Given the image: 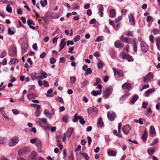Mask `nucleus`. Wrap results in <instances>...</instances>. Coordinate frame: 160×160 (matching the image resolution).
Masks as SVG:
<instances>
[{"label": "nucleus", "instance_id": "nucleus-40", "mask_svg": "<svg viewBox=\"0 0 160 160\" xmlns=\"http://www.w3.org/2000/svg\"><path fill=\"white\" fill-rule=\"evenodd\" d=\"M36 146L38 149H40L41 147V142L40 141H38L36 143Z\"/></svg>", "mask_w": 160, "mask_h": 160}, {"label": "nucleus", "instance_id": "nucleus-5", "mask_svg": "<svg viewBox=\"0 0 160 160\" xmlns=\"http://www.w3.org/2000/svg\"><path fill=\"white\" fill-rule=\"evenodd\" d=\"M122 129L124 133L126 135H127L131 129V127L129 125L127 124L125 126H123Z\"/></svg>", "mask_w": 160, "mask_h": 160}, {"label": "nucleus", "instance_id": "nucleus-22", "mask_svg": "<svg viewBox=\"0 0 160 160\" xmlns=\"http://www.w3.org/2000/svg\"><path fill=\"white\" fill-rule=\"evenodd\" d=\"M102 92L101 90L96 91L93 90L91 92V94L94 96H96L98 95H100L102 93Z\"/></svg>", "mask_w": 160, "mask_h": 160}, {"label": "nucleus", "instance_id": "nucleus-35", "mask_svg": "<svg viewBox=\"0 0 160 160\" xmlns=\"http://www.w3.org/2000/svg\"><path fill=\"white\" fill-rule=\"evenodd\" d=\"M148 154L150 156H152L155 151V148H153L152 149H148L147 150Z\"/></svg>", "mask_w": 160, "mask_h": 160}, {"label": "nucleus", "instance_id": "nucleus-64", "mask_svg": "<svg viewBox=\"0 0 160 160\" xmlns=\"http://www.w3.org/2000/svg\"><path fill=\"white\" fill-rule=\"evenodd\" d=\"M6 52H5V50H4L1 54L0 55V57L1 58H4V57L6 56Z\"/></svg>", "mask_w": 160, "mask_h": 160}, {"label": "nucleus", "instance_id": "nucleus-13", "mask_svg": "<svg viewBox=\"0 0 160 160\" xmlns=\"http://www.w3.org/2000/svg\"><path fill=\"white\" fill-rule=\"evenodd\" d=\"M150 136L153 137L156 135L155 128L153 126H152L150 128Z\"/></svg>", "mask_w": 160, "mask_h": 160}, {"label": "nucleus", "instance_id": "nucleus-31", "mask_svg": "<svg viewBox=\"0 0 160 160\" xmlns=\"http://www.w3.org/2000/svg\"><path fill=\"white\" fill-rule=\"evenodd\" d=\"M114 73L115 75H118L119 77L122 76V71H114Z\"/></svg>", "mask_w": 160, "mask_h": 160}, {"label": "nucleus", "instance_id": "nucleus-6", "mask_svg": "<svg viewBox=\"0 0 160 160\" xmlns=\"http://www.w3.org/2000/svg\"><path fill=\"white\" fill-rule=\"evenodd\" d=\"M153 78L152 74L151 72L149 73L144 78L143 82H148L151 81V79Z\"/></svg>", "mask_w": 160, "mask_h": 160}, {"label": "nucleus", "instance_id": "nucleus-37", "mask_svg": "<svg viewBox=\"0 0 160 160\" xmlns=\"http://www.w3.org/2000/svg\"><path fill=\"white\" fill-rule=\"evenodd\" d=\"M40 3L42 7H44L47 4V0H41L40 1Z\"/></svg>", "mask_w": 160, "mask_h": 160}, {"label": "nucleus", "instance_id": "nucleus-16", "mask_svg": "<svg viewBox=\"0 0 160 160\" xmlns=\"http://www.w3.org/2000/svg\"><path fill=\"white\" fill-rule=\"evenodd\" d=\"M38 76V79H43L47 77V74L45 72H43L39 74Z\"/></svg>", "mask_w": 160, "mask_h": 160}, {"label": "nucleus", "instance_id": "nucleus-58", "mask_svg": "<svg viewBox=\"0 0 160 160\" xmlns=\"http://www.w3.org/2000/svg\"><path fill=\"white\" fill-rule=\"evenodd\" d=\"M103 40V37L102 36L98 37L95 40V42H98L102 41Z\"/></svg>", "mask_w": 160, "mask_h": 160}, {"label": "nucleus", "instance_id": "nucleus-14", "mask_svg": "<svg viewBox=\"0 0 160 160\" xmlns=\"http://www.w3.org/2000/svg\"><path fill=\"white\" fill-rule=\"evenodd\" d=\"M88 113L90 114L93 112H95L96 113H97L98 110L95 107H92L89 108L88 110Z\"/></svg>", "mask_w": 160, "mask_h": 160}, {"label": "nucleus", "instance_id": "nucleus-29", "mask_svg": "<svg viewBox=\"0 0 160 160\" xmlns=\"http://www.w3.org/2000/svg\"><path fill=\"white\" fill-rule=\"evenodd\" d=\"M138 96L137 95H136L133 96L131 101V103L132 104H134L135 102L138 99Z\"/></svg>", "mask_w": 160, "mask_h": 160}, {"label": "nucleus", "instance_id": "nucleus-55", "mask_svg": "<svg viewBox=\"0 0 160 160\" xmlns=\"http://www.w3.org/2000/svg\"><path fill=\"white\" fill-rule=\"evenodd\" d=\"M154 36L152 34L150 35L149 37V40L152 43H154V41L153 40Z\"/></svg>", "mask_w": 160, "mask_h": 160}, {"label": "nucleus", "instance_id": "nucleus-17", "mask_svg": "<svg viewBox=\"0 0 160 160\" xmlns=\"http://www.w3.org/2000/svg\"><path fill=\"white\" fill-rule=\"evenodd\" d=\"M74 129L72 128H70L68 129L67 132V137L68 138H70L72 133Z\"/></svg>", "mask_w": 160, "mask_h": 160}, {"label": "nucleus", "instance_id": "nucleus-48", "mask_svg": "<svg viewBox=\"0 0 160 160\" xmlns=\"http://www.w3.org/2000/svg\"><path fill=\"white\" fill-rule=\"evenodd\" d=\"M88 82V81L87 80H85L84 82L82 83L81 85V87L82 88H83L86 86Z\"/></svg>", "mask_w": 160, "mask_h": 160}, {"label": "nucleus", "instance_id": "nucleus-10", "mask_svg": "<svg viewBox=\"0 0 160 160\" xmlns=\"http://www.w3.org/2000/svg\"><path fill=\"white\" fill-rule=\"evenodd\" d=\"M103 93L104 97L106 98H107L111 94V91L110 88H106L105 91L103 92Z\"/></svg>", "mask_w": 160, "mask_h": 160}, {"label": "nucleus", "instance_id": "nucleus-32", "mask_svg": "<svg viewBox=\"0 0 160 160\" xmlns=\"http://www.w3.org/2000/svg\"><path fill=\"white\" fill-rule=\"evenodd\" d=\"M147 132L146 131H145L144 132V134L142 138V139L144 142L146 141L147 140Z\"/></svg>", "mask_w": 160, "mask_h": 160}, {"label": "nucleus", "instance_id": "nucleus-27", "mask_svg": "<svg viewBox=\"0 0 160 160\" xmlns=\"http://www.w3.org/2000/svg\"><path fill=\"white\" fill-rule=\"evenodd\" d=\"M108 154L109 156H115L116 155V152L113 150L108 151Z\"/></svg>", "mask_w": 160, "mask_h": 160}, {"label": "nucleus", "instance_id": "nucleus-34", "mask_svg": "<svg viewBox=\"0 0 160 160\" xmlns=\"http://www.w3.org/2000/svg\"><path fill=\"white\" fill-rule=\"evenodd\" d=\"M97 125L98 126L100 127H102L103 125V122L101 117L99 118V120L97 122Z\"/></svg>", "mask_w": 160, "mask_h": 160}, {"label": "nucleus", "instance_id": "nucleus-56", "mask_svg": "<svg viewBox=\"0 0 160 160\" xmlns=\"http://www.w3.org/2000/svg\"><path fill=\"white\" fill-rule=\"evenodd\" d=\"M129 95V94L124 95L120 98V99L121 100L125 99Z\"/></svg>", "mask_w": 160, "mask_h": 160}, {"label": "nucleus", "instance_id": "nucleus-2", "mask_svg": "<svg viewBox=\"0 0 160 160\" xmlns=\"http://www.w3.org/2000/svg\"><path fill=\"white\" fill-rule=\"evenodd\" d=\"M121 56L122 59H126L128 62H132L134 61V59L132 56L129 54H126L124 52H122Z\"/></svg>", "mask_w": 160, "mask_h": 160}, {"label": "nucleus", "instance_id": "nucleus-50", "mask_svg": "<svg viewBox=\"0 0 160 160\" xmlns=\"http://www.w3.org/2000/svg\"><path fill=\"white\" fill-rule=\"evenodd\" d=\"M152 32L154 34H157L159 33L160 30L158 29H153L152 30Z\"/></svg>", "mask_w": 160, "mask_h": 160}, {"label": "nucleus", "instance_id": "nucleus-20", "mask_svg": "<svg viewBox=\"0 0 160 160\" xmlns=\"http://www.w3.org/2000/svg\"><path fill=\"white\" fill-rule=\"evenodd\" d=\"M155 41L157 49L158 50H160V37H157L156 38Z\"/></svg>", "mask_w": 160, "mask_h": 160}, {"label": "nucleus", "instance_id": "nucleus-61", "mask_svg": "<svg viewBox=\"0 0 160 160\" xmlns=\"http://www.w3.org/2000/svg\"><path fill=\"white\" fill-rule=\"evenodd\" d=\"M122 19V17L121 16H118L117 18H116L115 19V23H118Z\"/></svg>", "mask_w": 160, "mask_h": 160}, {"label": "nucleus", "instance_id": "nucleus-47", "mask_svg": "<svg viewBox=\"0 0 160 160\" xmlns=\"http://www.w3.org/2000/svg\"><path fill=\"white\" fill-rule=\"evenodd\" d=\"M97 65L98 68L99 69H100L102 68L103 66V64L102 62H99L98 63Z\"/></svg>", "mask_w": 160, "mask_h": 160}, {"label": "nucleus", "instance_id": "nucleus-28", "mask_svg": "<svg viewBox=\"0 0 160 160\" xmlns=\"http://www.w3.org/2000/svg\"><path fill=\"white\" fill-rule=\"evenodd\" d=\"M17 54V50L16 48L13 49L9 53V55L11 56H14Z\"/></svg>", "mask_w": 160, "mask_h": 160}, {"label": "nucleus", "instance_id": "nucleus-54", "mask_svg": "<svg viewBox=\"0 0 160 160\" xmlns=\"http://www.w3.org/2000/svg\"><path fill=\"white\" fill-rule=\"evenodd\" d=\"M134 121L136 123H138L140 125H142L143 124V122L142 121V118H140L139 120H134Z\"/></svg>", "mask_w": 160, "mask_h": 160}, {"label": "nucleus", "instance_id": "nucleus-30", "mask_svg": "<svg viewBox=\"0 0 160 160\" xmlns=\"http://www.w3.org/2000/svg\"><path fill=\"white\" fill-rule=\"evenodd\" d=\"M110 17L111 18H114L116 14V11L115 9H112L110 10Z\"/></svg>", "mask_w": 160, "mask_h": 160}, {"label": "nucleus", "instance_id": "nucleus-18", "mask_svg": "<svg viewBox=\"0 0 160 160\" xmlns=\"http://www.w3.org/2000/svg\"><path fill=\"white\" fill-rule=\"evenodd\" d=\"M28 50V46L27 44H23L22 46V52L23 53H25Z\"/></svg>", "mask_w": 160, "mask_h": 160}, {"label": "nucleus", "instance_id": "nucleus-46", "mask_svg": "<svg viewBox=\"0 0 160 160\" xmlns=\"http://www.w3.org/2000/svg\"><path fill=\"white\" fill-rule=\"evenodd\" d=\"M101 79L98 78H97L96 79V81L94 83L93 85L94 86H96L98 84L101 83Z\"/></svg>", "mask_w": 160, "mask_h": 160}, {"label": "nucleus", "instance_id": "nucleus-19", "mask_svg": "<svg viewBox=\"0 0 160 160\" xmlns=\"http://www.w3.org/2000/svg\"><path fill=\"white\" fill-rule=\"evenodd\" d=\"M33 21V20L32 19H29L27 21L28 25L29 26V27L30 28H31L33 30H35L36 29V28L31 25L32 24V22Z\"/></svg>", "mask_w": 160, "mask_h": 160}, {"label": "nucleus", "instance_id": "nucleus-45", "mask_svg": "<svg viewBox=\"0 0 160 160\" xmlns=\"http://www.w3.org/2000/svg\"><path fill=\"white\" fill-rule=\"evenodd\" d=\"M80 155H83V157L85 158L86 160H89V158L88 155L85 153H80Z\"/></svg>", "mask_w": 160, "mask_h": 160}, {"label": "nucleus", "instance_id": "nucleus-63", "mask_svg": "<svg viewBox=\"0 0 160 160\" xmlns=\"http://www.w3.org/2000/svg\"><path fill=\"white\" fill-rule=\"evenodd\" d=\"M44 114L48 117H49L50 114L47 110H45L44 111Z\"/></svg>", "mask_w": 160, "mask_h": 160}, {"label": "nucleus", "instance_id": "nucleus-57", "mask_svg": "<svg viewBox=\"0 0 160 160\" xmlns=\"http://www.w3.org/2000/svg\"><path fill=\"white\" fill-rule=\"evenodd\" d=\"M80 39V37L79 35L75 36L73 38V40L75 42H77Z\"/></svg>", "mask_w": 160, "mask_h": 160}, {"label": "nucleus", "instance_id": "nucleus-3", "mask_svg": "<svg viewBox=\"0 0 160 160\" xmlns=\"http://www.w3.org/2000/svg\"><path fill=\"white\" fill-rule=\"evenodd\" d=\"M18 141V137L15 136L10 139L8 142V145L10 147L15 146Z\"/></svg>", "mask_w": 160, "mask_h": 160}, {"label": "nucleus", "instance_id": "nucleus-59", "mask_svg": "<svg viewBox=\"0 0 160 160\" xmlns=\"http://www.w3.org/2000/svg\"><path fill=\"white\" fill-rule=\"evenodd\" d=\"M56 62V60L54 58H52L50 60V62L52 64H54Z\"/></svg>", "mask_w": 160, "mask_h": 160}, {"label": "nucleus", "instance_id": "nucleus-8", "mask_svg": "<svg viewBox=\"0 0 160 160\" xmlns=\"http://www.w3.org/2000/svg\"><path fill=\"white\" fill-rule=\"evenodd\" d=\"M107 116L109 120L112 121L114 120V118L116 117V115L114 112H112L111 114L110 112H107Z\"/></svg>", "mask_w": 160, "mask_h": 160}, {"label": "nucleus", "instance_id": "nucleus-23", "mask_svg": "<svg viewBox=\"0 0 160 160\" xmlns=\"http://www.w3.org/2000/svg\"><path fill=\"white\" fill-rule=\"evenodd\" d=\"M103 6L102 5H100L99 8V14L101 17L103 16Z\"/></svg>", "mask_w": 160, "mask_h": 160}, {"label": "nucleus", "instance_id": "nucleus-11", "mask_svg": "<svg viewBox=\"0 0 160 160\" xmlns=\"http://www.w3.org/2000/svg\"><path fill=\"white\" fill-rule=\"evenodd\" d=\"M129 21L131 24L134 26L135 24V20L133 14L131 13L128 15Z\"/></svg>", "mask_w": 160, "mask_h": 160}, {"label": "nucleus", "instance_id": "nucleus-25", "mask_svg": "<svg viewBox=\"0 0 160 160\" xmlns=\"http://www.w3.org/2000/svg\"><path fill=\"white\" fill-rule=\"evenodd\" d=\"M155 91V89L154 88H152L148 89L146 91L145 93V95L146 97H147L149 96V94L153 91Z\"/></svg>", "mask_w": 160, "mask_h": 160}, {"label": "nucleus", "instance_id": "nucleus-38", "mask_svg": "<svg viewBox=\"0 0 160 160\" xmlns=\"http://www.w3.org/2000/svg\"><path fill=\"white\" fill-rule=\"evenodd\" d=\"M68 115H66L62 118V120L65 122H67L68 120Z\"/></svg>", "mask_w": 160, "mask_h": 160}, {"label": "nucleus", "instance_id": "nucleus-52", "mask_svg": "<svg viewBox=\"0 0 160 160\" xmlns=\"http://www.w3.org/2000/svg\"><path fill=\"white\" fill-rule=\"evenodd\" d=\"M81 146L80 145H78L77 148L75 149L74 151L76 153L77 155L78 154V151H80L81 149Z\"/></svg>", "mask_w": 160, "mask_h": 160}, {"label": "nucleus", "instance_id": "nucleus-26", "mask_svg": "<svg viewBox=\"0 0 160 160\" xmlns=\"http://www.w3.org/2000/svg\"><path fill=\"white\" fill-rule=\"evenodd\" d=\"M50 19H49V17L47 13L46 14V17L45 18V19L43 21L46 24H48L49 23Z\"/></svg>", "mask_w": 160, "mask_h": 160}, {"label": "nucleus", "instance_id": "nucleus-24", "mask_svg": "<svg viewBox=\"0 0 160 160\" xmlns=\"http://www.w3.org/2000/svg\"><path fill=\"white\" fill-rule=\"evenodd\" d=\"M124 34L126 36L133 37V31H131L130 30H128L126 32H125Z\"/></svg>", "mask_w": 160, "mask_h": 160}, {"label": "nucleus", "instance_id": "nucleus-42", "mask_svg": "<svg viewBox=\"0 0 160 160\" xmlns=\"http://www.w3.org/2000/svg\"><path fill=\"white\" fill-rule=\"evenodd\" d=\"M6 141L4 137H0V144H4L6 142Z\"/></svg>", "mask_w": 160, "mask_h": 160}, {"label": "nucleus", "instance_id": "nucleus-49", "mask_svg": "<svg viewBox=\"0 0 160 160\" xmlns=\"http://www.w3.org/2000/svg\"><path fill=\"white\" fill-rule=\"evenodd\" d=\"M65 40V38H63L62 39L60 42V47H61L62 46H63V45L65 44V46L66 45V42H64V41Z\"/></svg>", "mask_w": 160, "mask_h": 160}, {"label": "nucleus", "instance_id": "nucleus-44", "mask_svg": "<svg viewBox=\"0 0 160 160\" xmlns=\"http://www.w3.org/2000/svg\"><path fill=\"white\" fill-rule=\"evenodd\" d=\"M18 62V60L17 59H12L9 62V64H14L16 62Z\"/></svg>", "mask_w": 160, "mask_h": 160}, {"label": "nucleus", "instance_id": "nucleus-43", "mask_svg": "<svg viewBox=\"0 0 160 160\" xmlns=\"http://www.w3.org/2000/svg\"><path fill=\"white\" fill-rule=\"evenodd\" d=\"M56 141L58 142H61L62 139V137L61 134L57 135L56 137Z\"/></svg>", "mask_w": 160, "mask_h": 160}, {"label": "nucleus", "instance_id": "nucleus-4", "mask_svg": "<svg viewBox=\"0 0 160 160\" xmlns=\"http://www.w3.org/2000/svg\"><path fill=\"white\" fill-rule=\"evenodd\" d=\"M120 39L122 42L128 44L132 43V39L129 37H124L123 35H122L120 37Z\"/></svg>", "mask_w": 160, "mask_h": 160}, {"label": "nucleus", "instance_id": "nucleus-9", "mask_svg": "<svg viewBox=\"0 0 160 160\" xmlns=\"http://www.w3.org/2000/svg\"><path fill=\"white\" fill-rule=\"evenodd\" d=\"M122 88L126 90V91L129 92L131 89V84L128 82H126L123 84L122 86Z\"/></svg>", "mask_w": 160, "mask_h": 160}, {"label": "nucleus", "instance_id": "nucleus-21", "mask_svg": "<svg viewBox=\"0 0 160 160\" xmlns=\"http://www.w3.org/2000/svg\"><path fill=\"white\" fill-rule=\"evenodd\" d=\"M37 97V95L35 93H32L28 95V98L29 100H31L32 99H34Z\"/></svg>", "mask_w": 160, "mask_h": 160}, {"label": "nucleus", "instance_id": "nucleus-12", "mask_svg": "<svg viewBox=\"0 0 160 160\" xmlns=\"http://www.w3.org/2000/svg\"><path fill=\"white\" fill-rule=\"evenodd\" d=\"M115 46L117 48H122L124 44L121 42L119 40H117L114 42Z\"/></svg>", "mask_w": 160, "mask_h": 160}, {"label": "nucleus", "instance_id": "nucleus-51", "mask_svg": "<svg viewBox=\"0 0 160 160\" xmlns=\"http://www.w3.org/2000/svg\"><path fill=\"white\" fill-rule=\"evenodd\" d=\"M70 79L72 83H74L76 81V78L75 77H70Z\"/></svg>", "mask_w": 160, "mask_h": 160}, {"label": "nucleus", "instance_id": "nucleus-60", "mask_svg": "<svg viewBox=\"0 0 160 160\" xmlns=\"http://www.w3.org/2000/svg\"><path fill=\"white\" fill-rule=\"evenodd\" d=\"M80 7L78 4H75L73 6L72 9L74 10H75L76 9H79Z\"/></svg>", "mask_w": 160, "mask_h": 160}, {"label": "nucleus", "instance_id": "nucleus-1", "mask_svg": "<svg viewBox=\"0 0 160 160\" xmlns=\"http://www.w3.org/2000/svg\"><path fill=\"white\" fill-rule=\"evenodd\" d=\"M78 119H79L80 123L81 124H83L86 123V121L81 116H78L77 114H75L72 119V121L74 122H77Z\"/></svg>", "mask_w": 160, "mask_h": 160}, {"label": "nucleus", "instance_id": "nucleus-15", "mask_svg": "<svg viewBox=\"0 0 160 160\" xmlns=\"http://www.w3.org/2000/svg\"><path fill=\"white\" fill-rule=\"evenodd\" d=\"M30 151V149L29 148L24 147L22 148L21 150L19 151V153H24L26 152H28Z\"/></svg>", "mask_w": 160, "mask_h": 160}, {"label": "nucleus", "instance_id": "nucleus-41", "mask_svg": "<svg viewBox=\"0 0 160 160\" xmlns=\"http://www.w3.org/2000/svg\"><path fill=\"white\" fill-rule=\"evenodd\" d=\"M56 100L61 103H64V102L63 101V99L61 97H57V98L56 99Z\"/></svg>", "mask_w": 160, "mask_h": 160}, {"label": "nucleus", "instance_id": "nucleus-7", "mask_svg": "<svg viewBox=\"0 0 160 160\" xmlns=\"http://www.w3.org/2000/svg\"><path fill=\"white\" fill-rule=\"evenodd\" d=\"M141 47L142 51L144 52H146L148 49V46L146 43L143 42H141Z\"/></svg>", "mask_w": 160, "mask_h": 160}, {"label": "nucleus", "instance_id": "nucleus-36", "mask_svg": "<svg viewBox=\"0 0 160 160\" xmlns=\"http://www.w3.org/2000/svg\"><path fill=\"white\" fill-rule=\"evenodd\" d=\"M36 73L34 74H30V76L31 78V79L33 80H34L36 79H38V76H36Z\"/></svg>", "mask_w": 160, "mask_h": 160}, {"label": "nucleus", "instance_id": "nucleus-39", "mask_svg": "<svg viewBox=\"0 0 160 160\" xmlns=\"http://www.w3.org/2000/svg\"><path fill=\"white\" fill-rule=\"evenodd\" d=\"M6 10L8 12H10V13H12V8L10 5L9 4L7 5L6 7Z\"/></svg>", "mask_w": 160, "mask_h": 160}, {"label": "nucleus", "instance_id": "nucleus-33", "mask_svg": "<svg viewBox=\"0 0 160 160\" xmlns=\"http://www.w3.org/2000/svg\"><path fill=\"white\" fill-rule=\"evenodd\" d=\"M37 155V153L35 151H32L31 154L30 158L32 159H34Z\"/></svg>", "mask_w": 160, "mask_h": 160}, {"label": "nucleus", "instance_id": "nucleus-53", "mask_svg": "<svg viewBox=\"0 0 160 160\" xmlns=\"http://www.w3.org/2000/svg\"><path fill=\"white\" fill-rule=\"evenodd\" d=\"M40 113L41 111L39 110H36L35 113V115L37 117L39 116H40Z\"/></svg>", "mask_w": 160, "mask_h": 160}, {"label": "nucleus", "instance_id": "nucleus-62", "mask_svg": "<svg viewBox=\"0 0 160 160\" xmlns=\"http://www.w3.org/2000/svg\"><path fill=\"white\" fill-rule=\"evenodd\" d=\"M12 111L13 113L15 115H17L20 113L19 111H18L17 110L15 109H12Z\"/></svg>", "mask_w": 160, "mask_h": 160}]
</instances>
